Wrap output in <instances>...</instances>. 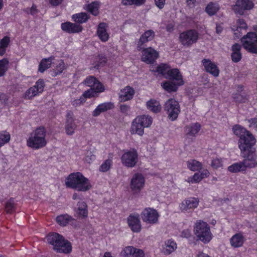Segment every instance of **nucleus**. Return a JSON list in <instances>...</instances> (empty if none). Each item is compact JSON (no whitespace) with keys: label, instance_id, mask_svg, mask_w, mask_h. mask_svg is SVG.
Wrapping results in <instances>:
<instances>
[{"label":"nucleus","instance_id":"nucleus-1","mask_svg":"<svg viewBox=\"0 0 257 257\" xmlns=\"http://www.w3.org/2000/svg\"><path fill=\"white\" fill-rule=\"evenodd\" d=\"M65 184L70 188L80 192H87L92 188L91 181L80 172L70 174L66 178Z\"/></svg>","mask_w":257,"mask_h":257},{"label":"nucleus","instance_id":"nucleus-2","mask_svg":"<svg viewBox=\"0 0 257 257\" xmlns=\"http://www.w3.org/2000/svg\"><path fill=\"white\" fill-rule=\"evenodd\" d=\"M152 72L162 75L165 78L169 79L172 81L183 85L184 84L183 76L178 69L171 68L167 64L153 65L151 67Z\"/></svg>","mask_w":257,"mask_h":257},{"label":"nucleus","instance_id":"nucleus-3","mask_svg":"<svg viewBox=\"0 0 257 257\" xmlns=\"http://www.w3.org/2000/svg\"><path fill=\"white\" fill-rule=\"evenodd\" d=\"M47 241L53 245V249L58 252L69 253L72 250L70 242L57 233H50L47 236Z\"/></svg>","mask_w":257,"mask_h":257},{"label":"nucleus","instance_id":"nucleus-4","mask_svg":"<svg viewBox=\"0 0 257 257\" xmlns=\"http://www.w3.org/2000/svg\"><path fill=\"white\" fill-rule=\"evenodd\" d=\"M46 136V132L44 127L37 128L30 134L27 141L28 147L35 150L44 147L47 143Z\"/></svg>","mask_w":257,"mask_h":257},{"label":"nucleus","instance_id":"nucleus-5","mask_svg":"<svg viewBox=\"0 0 257 257\" xmlns=\"http://www.w3.org/2000/svg\"><path fill=\"white\" fill-rule=\"evenodd\" d=\"M193 232L197 240L208 243L212 239L213 235L208 223L203 220H197L193 226Z\"/></svg>","mask_w":257,"mask_h":257},{"label":"nucleus","instance_id":"nucleus-6","mask_svg":"<svg viewBox=\"0 0 257 257\" xmlns=\"http://www.w3.org/2000/svg\"><path fill=\"white\" fill-rule=\"evenodd\" d=\"M160 214L152 207H146L141 213V218L146 224L154 225L159 223Z\"/></svg>","mask_w":257,"mask_h":257},{"label":"nucleus","instance_id":"nucleus-7","mask_svg":"<svg viewBox=\"0 0 257 257\" xmlns=\"http://www.w3.org/2000/svg\"><path fill=\"white\" fill-rule=\"evenodd\" d=\"M122 164L127 168H133L136 166L139 160L137 151L135 149L125 150L123 151L121 158Z\"/></svg>","mask_w":257,"mask_h":257},{"label":"nucleus","instance_id":"nucleus-8","mask_svg":"<svg viewBox=\"0 0 257 257\" xmlns=\"http://www.w3.org/2000/svg\"><path fill=\"white\" fill-rule=\"evenodd\" d=\"M242 45L249 52L257 54V35L248 32L241 39Z\"/></svg>","mask_w":257,"mask_h":257},{"label":"nucleus","instance_id":"nucleus-9","mask_svg":"<svg viewBox=\"0 0 257 257\" xmlns=\"http://www.w3.org/2000/svg\"><path fill=\"white\" fill-rule=\"evenodd\" d=\"M146 179L141 173H136L132 176L130 183V188L134 194H139L145 186Z\"/></svg>","mask_w":257,"mask_h":257},{"label":"nucleus","instance_id":"nucleus-10","mask_svg":"<svg viewBox=\"0 0 257 257\" xmlns=\"http://www.w3.org/2000/svg\"><path fill=\"white\" fill-rule=\"evenodd\" d=\"M164 109L169 119L174 121L177 119L180 112V106L178 101L174 98L169 99L164 104Z\"/></svg>","mask_w":257,"mask_h":257},{"label":"nucleus","instance_id":"nucleus-11","mask_svg":"<svg viewBox=\"0 0 257 257\" xmlns=\"http://www.w3.org/2000/svg\"><path fill=\"white\" fill-rule=\"evenodd\" d=\"M255 143V138L250 132L242 137L238 141V147L241 153L244 154L245 152L254 150L255 149L253 147Z\"/></svg>","mask_w":257,"mask_h":257},{"label":"nucleus","instance_id":"nucleus-12","mask_svg":"<svg viewBox=\"0 0 257 257\" xmlns=\"http://www.w3.org/2000/svg\"><path fill=\"white\" fill-rule=\"evenodd\" d=\"M179 38L182 45L189 47L197 41L198 33L193 30L186 31L180 33Z\"/></svg>","mask_w":257,"mask_h":257},{"label":"nucleus","instance_id":"nucleus-13","mask_svg":"<svg viewBox=\"0 0 257 257\" xmlns=\"http://www.w3.org/2000/svg\"><path fill=\"white\" fill-rule=\"evenodd\" d=\"M199 203V199L197 197H189L183 200L179 205V210L184 213L190 212L197 208Z\"/></svg>","mask_w":257,"mask_h":257},{"label":"nucleus","instance_id":"nucleus-14","mask_svg":"<svg viewBox=\"0 0 257 257\" xmlns=\"http://www.w3.org/2000/svg\"><path fill=\"white\" fill-rule=\"evenodd\" d=\"M241 155L244 158L242 162L243 163L246 170L247 168H253L257 166V156L255 154V150L245 152L244 154L241 153Z\"/></svg>","mask_w":257,"mask_h":257},{"label":"nucleus","instance_id":"nucleus-15","mask_svg":"<svg viewBox=\"0 0 257 257\" xmlns=\"http://www.w3.org/2000/svg\"><path fill=\"white\" fill-rule=\"evenodd\" d=\"M159 57V53L152 47L143 49L142 51V60L147 63H153Z\"/></svg>","mask_w":257,"mask_h":257},{"label":"nucleus","instance_id":"nucleus-16","mask_svg":"<svg viewBox=\"0 0 257 257\" xmlns=\"http://www.w3.org/2000/svg\"><path fill=\"white\" fill-rule=\"evenodd\" d=\"M44 88V82L42 79L38 80L35 85L30 87L25 94V97L31 99L42 93Z\"/></svg>","mask_w":257,"mask_h":257},{"label":"nucleus","instance_id":"nucleus-17","mask_svg":"<svg viewBox=\"0 0 257 257\" xmlns=\"http://www.w3.org/2000/svg\"><path fill=\"white\" fill-rule=\"evenodd\" d=\"M128 226L133 232L139 233L142 228L140 216L138 213L130 215L127 218Z\"/></svg>","mask_w":257,"mask_h":257},{"label":"nucleus","instance_id":"nucleus-18","mask_svg":"<svg viewBox=\"0 0 257 257\" xmlns=\"http://www.w3.org/2000/svg\"><path fill=\"white\" fill-rule=\"evenodd\" d=\"M253 6L254 4L250 0H238L232 9L235 13L242 15L245 10H249Z\"/></svg>","mask_w":257,"mask_h":257},{"label":"nucleus","instance_id":"nucleus-19","mask_svg":"<svg viewBox=\"0 0 257 257\" xmlns=\"http://www.w3.org/2000/svg\"><path fill=\"white\" fill-rule=\"evenodd\" d=\"M77 126L75 123L73 113L69 111L66 114V120L65 124V131L68 135L71 136L73 135Z\"/></svg>","mask_w":257,"mask_h":257},{"label":"nucleus","instance_id":"nucleus-20","mask_svg":"<svg viewBox=\"0 0 257 257\" xmlns=\"http://www.w3.org/2000/svg\"><path fill=\"white\" fill-rule=\"evenodd\" d=\"M202 65L206 72L217 77L219 74V69L216 64L209 59H204L202 61Z\"/></svg>","mask_w":257,"mask_h":257},{"label":"nucleus","instance_id":"nucleus-21","mask_svg":"<svg viewBox=\"0 0 257 257\" xmlns=\"http://www.w3.org/2000/svg\"><path fill=\"white\" fill-rule=\"evenodd\" d=\"M245 241V237L242 232L236 233L229 239L230 245L234 248L241 247Z\"/></svg>","mask_w":257,"mask_h":257},{"label":"nucleus","instance_id":"nucleus-22","mask_svg":"<svg viewBox=\"0 0 257 257\" xmlns=\"http://www.w3.org/2000/svg\"><path fill=\"white\" fill-rule=\"evenodd\" d=\"M135 90L131 86H127L121 89L119 92V100L121 102H124L132 99L134 95Z\"/></svg>","mask_w":257,"mask_h":257},{"label":"nucleus","instance_id":"nucleus-23","mask_svg":"<svg viewBox=\"0 0 257 257\" xmlns=\"http://www.w3.org/2000/svg\"><path fill=\"white\" fill-rule=\"evenodd\" d=\"M247 28V25L242 19L238 20L231 26V29L236 37H239L243 31H245Z\"/></svg>","mask_w":257,"mask_h":257},{"label":"nucleus","instance_id":"nucleus-24","mask_svg":"<svg viewBox=\"0 0 257 257\" xmlns=\"http://www.w3.org/2000/svg\"><path fill=\"white\" fill-rule=\"evenodd\" d=\"M61 29L68 33H76L80 32L82 30V27L79 24L66 22L62 23Z\"/></svg>","mask_w":257,"mask_h":257},{"label":"nucleus","instance_id":"nucleus-25","mask_svg":"<svg viewBox=\"0 0 257 257\" xmlns=\"http://www.w3.org/2000/svg\"><path fill=\"white\" fill-rule=\"evenodd\" d=\"M177 248L176 242L172 239H168L164 242L162 246V252L165 255H169Z\"/></svg>","mask_w":257,"mask_h":257},{"label":"nucleus","instance_id":"nucleus-26","mask_svg":"<svg viewBox=\"0 0 257 257\" xmlns=\"http://www.w3.org/2000/svg\"><path fill=\"white\" fill-rule=\"evenodd\" d=\"M114 108V104L112 102H104L99 104L93 111L92 114L93 116H97L101 113Z\"/></svg>","mask_w":257,"mask_h":257},{"label":"nucleus","instance_id":"nucleus-27","mask_svg":"<svg viewBox=\"0 0 257 257\" xmlns=\"http://www.w3.org/2000/svg\"><path fill=\"white\" fill-rule=\"evenodd\" d=\"M75 211L80 217L83 218L87 217L88 209L86 202L83 200H80L78 201L75 208Z\"/></svg>","mask_w":257,"mask_h":257},{"label":"nucleus","instance_id":"nucleus-28","mask_svg":"<svg viewBox=\"0 0 257 257\" xmlns=\"http://www.w3.org/2000/svg\"><path fill=\"white\" fill-rule=\"evenodd\" d=\"M130 132L131 135H137L142 137L144 134V129L143 126L138 122V120L134 118L130 128Z\"/></svg>","mask_w":257,"mask_h":257},{"label":"nucleus","instance_id":"nucleus-29","mask_svg":"<svg viewBox=\"0 0 257 257\" xmlns=\"http://www.w3.org/2000/svg\"><path fill=\"white\" fill-rule=\"evenodd\" d=\"M107 26L106 23H101L99 24L97 34L98 38L102 42H106L109 39V34L107 30Z\"/></svg>","mask_w":257,"mask_h":257},{"label":"nucleus","instance_id":"nucleus-30","mask_svg":"<svg viewBox=\"0 0 257 257\" xmlns=\"http://www.w3.org/2000/svg\"><path fill=\"white\" fill-rule=\"evenodd\" d=\"M155 36V32L152 30H148L146 31L140 37L138 42L137 47L139 50H141L142 46L143 44L151 41Z\"/></svg>","mask_w":257,"mask_h":257},{"label":"nucleus","instance_id":"nucleus-31","mask_svg":"<svg viewBox=\"0 0 257 257\" xmlns=\"http://www.w3.org/2000/svg\"><path fill=\"white\" fill-rule=\"evenodd\" d=\"M146 106L148 109L155 113L160 112L162 109V106L159 101L155 99H151L148 101Z\"/></svg>","mask_w":257,"mask_h":257},{"label":"nucleus","instance_id":"nucleus-32","mask_svg":"<svg viewBox=\"0 0 257 257\" xmlns=\"http://www.w3.org/2000/svg\"><path fill=\"white\" fill-rule=\"evenodd\" d=\"M136 119L144 129L150 127L153 123V118L149 115H139L136 117Z\"/></svg>","mask_w":257,"mask_h":257},{"label":"nucleus","instance_id":"nucleus-33","mask_svg":"<svg viewBox=\"0 0 257 257\" xmlns=\"http://www.w3.org/2000/svg\"><path fill=\"white\" fill-rule=\"evenodd\" d=\"M161 87L168 92H176L178 87L182 86L173 81H164L161 83Z\"/></svg>","mask_w":257,"mask_h":257},{"label":"nucleus","instance_id":"nucleus-34","mask_svg":"<svg viewBox=\"0 0 257 257\" xmlns=\"http://www.w3.org/2000/svg\"><path fill=\"white\" fill-rule=\"evenodd\" d=\"M241 46L238 44H235L231 48V59L233 62L237 63L240 61L242 56L240 52Z\"/></svg>","mask_w":257,"mask_h":257},{"label":"nucleus","instance_id":"nucleus-35","mask_svg":"<svg viewBox=\"0 0 257 257\" xmlns=\"http://www.w3.org/2000/svg\"><path fill=\"white\" fill-rule=\"evenodd\" d=\"M227 170L231 173H237L246 171L244 165L241 162L234 163L227 167Z\"/></svg>","mask_w":257,"mask_h":257},{"label":"nucleus","instance_id":"nucleus-36","mask_svg":"<svg viewBox=\"0 0 257 257\" xmlns=\"http://www.w3.org/2000/svg\"><path fill=\"white\" fill-rule=\"evenodd\" d=\"M100 3L98 2H92L91 3L85 5L84 6V10L89 12L94 16H97L99 14Z\"/></svg>","mask_w":257,"mask_h":257},{"label":"nucleus","instance_id":"nucleus-37","mask_svg":"<svg viewBox=\"0 0 257 257\" xmlns=\"http://www.w3.org/2000/svg\"><path fill=\"white\" fill-rule=\"evenodd\" d=\"M186 166L189 170L193 172L201 170L202 167L201 163L194 159L187 161L186 162Z\"/></svg>","mask_w":257,"mask_h":257},{"label":"nucleus","instance_id":"nucleus-38","mask_svg":"<svg viewBox=\"0 0 257 257\" xmlns=\"http://www.w3.org/2000/svg\"><path fill=\"white\" fill-rule=\"evenodd\" d=\"M57 222L61 226H66L74 221V219L68 214L60 215L56 218Z\"/></svg>","mask_w":257,"mask_h":257},{"label":"nucleus","instance_id":"nucleus-39","mask_svg":"<svg viewBox=\"0 0 257 257\" xmlns=\"http://www.w3.org/2000/svg\"><path fill=\"white\" fill-rule=\"evenodd\" d=\"M113 164L112 157L109 156L99 167V171L101 172H106L111 168Z\"/></svg>","mask_w":257,"mask_h":257},{"label":"nucleus","instance_id":"nucleus-40","mask_svg":"<svg viewBox=\"0 0 257 257\" xmlns=\"http://www.w3.org/2000/svg\"><path fill=\"white\" fill-rule=\"evenodd\" d=\"M53 60L54 57H52L42 59L39 64V71L43 72L50 67Z\"/></svg>","mask_w":257,"mask_h":257},{"label":"nucleus","instance_id":"nucleus-41","mask_svg":"<svg viewBox=\"0 0 257 257\" xmlns=\"http://www.w3.org/2000/svg\"><path fill=\"white\" fill-rule=\"evenodd\" d=\"M93 67L98 69L102 66L106 62V58L102 55H98L92 57Z\"/></svg>","mask_w":257,"mask_h":257},{"label":"nucleus","instance_id":"nucleus-42","mask_svg":"<svg viewBox=\"0 0 257 257\" xmlns=\"http://www.w3.org/2000/svg\"><path fill=\"white\" fill-rule=\"evenodd\" d=\"M10 42V38L8 36L4 37L0 40V55L3 56L8 47Z\"/></svg>","mask_w":257,"mask_h":257},{"label":"nucleus","instance_id":"nucleus-43","mask_svg":"<svg viewBox=\"0 0 257 257\" xmlns=\"http://www.w3.org/2000/svg\"><path fill=\"white\" fill-rule=\"evenodd\" d=\"M72 18L76 23H83L88 20L89 17L85 13H80L73 15Z\"/></svg>","mask_w":257,"mask_h":257},{"label":"nucleus","instance_id":"nucleus-44","mask_svg":"<svg viewBox=\"0 0 257 257\" xmlns=\"http://www.w3.org/2000/svg\"><path fill=\"white\" fill-rule=\"evenodd\" d=\"M232 130L233 133L240 139L242 137L244 136L246 134L248 133L249 132L245 128L242 127L239 125H235L233 128Z\"/></svg>","mask_w":257,"mask_h":257},{"label":"nucleus","instance_id":"nucleus-45","mask_svg":"<svg viewBox=\"0 0 257 257\" xmlns=\"http://www.w3.org/2000/svg\"><path fill=\"white\" fill-rule=\"evenodd\" d=\"M233 99L237 103H244L248 101V95L245 93H236L233 95Z\"/></svg>","mask_w":257,"mask_h":257},{"label":"nucleus","instance_id":"nucleus-46","mask_svg":"<svg viewBox=\"0 0 257 257\" xmlns=\"http://www.w3.org/2000/svg\"><path fill=\"white\" fill-rule=\"evenodd\" d=\"M219 7L217 4L210 3L206 7V12L210 16L215 15L219 10Z\"/></svg>","mask_w":257,"mask_h":257},{"label":"nucleus","instance_id":"nucleus-47","mask_svg":"<svg viewBox=\"0 0 257 257\" xmlns=\"http://www.w3.org/2000/svg\"><path fill=\"white\" fill-rule=\"evenodd\" d=\"M11 139V135L7 131H2L0 132V147H2L6 144L9 142Z\"/></svg>","mask_w":257,"mask_h":257},{"label":"nucleus","instance_id":"nucleus-48","mask_svg":"<svg viewBox=\"0 0 257 257\" xmlns=\"http://www.w3.org/2000/svg\"><path fill=\"white\" fill-rule=\"evenodd\" d=\"M135 247L133 246H127L122 248L120 253V257H132Z\"/></svg>","mask_w":257,"mask_h":257},{"label":"nucleus","instance_id":"nucleus-49","mask_svg":"<svg viewBox=\"0 0 257 257\" xmlns=\"http://www.w3.org/2000/svg\"><path fill=\"white\" fill-rule=\"evenodd\" d=\"M146 0H121V3L124 6H140L145 4Z\"/></svg>","mask_w":257,"mask_h":257},{"label":"nucleus","instance_id":"nucleus-50","mask_svg":"<svg viewBox=\"0 0 257 257\" xmlns=\"http://www.w3.org/2000/svg\"><path fill=\"white\" fill-rule=\"evenodd\" d=\"M223 165V159L218 157L213 158L210 166L214 169H217Z\"/></svg>","mask_w":257,"mask_h":257},{"label":"nucleus","instance_id":"nucleus-51","mask_svg":"<svg viewBox=\"0 0 257 257\" xmlns=\"http://www.w3.org/2000/svg\"><path fill=\"white\" fill-rule=\"evenodd\" d=\"M95 159V156L90 151H87L83 159L85 163L90 164Z\"/></svg>","mask_w":257,"mask_h":257},{"label":"nucleus","instance_id":"nucleus-52","mask_svg":"<svg viewBox=\"0 0 257 257\" xmlns=\"http://www.w3.org/2000/svg\"><path fill=\"white\" fill-rule=\"evenodd\" d=\"M5 210L8 213H12L15 210V204L14 199H11L6 202Z\"/></svg>","mask_w":257,"mask_h":257},{"label":"nucleus","instance_id":"nucleus-53","mask_svg":"<svg viewBox=\"0 0 257 257\" xmlns=\"http://www.w3.org/2000/svg\"><path fill=\"white\" fill-rule=\"evenodd\" d=\"M65 68L66 66L64 61L62 60H59L55 68L54 74H53L52 75L55 76L61 74Z\"/></svg>","mask_w":257,"mask_h":257},{"label":"nucleus","instance_id":"nucleus-54","mask_svg":"<svg viewBox=\"0 0 257 257\" xmlns=\"http://www.w3.org/2000/svg\"><path fill=\"white\" fill-rule=\"evenodd\" d=\"M9 61L7 59L0 60V77L3 76L8 69Z\"/></svg>","mask_w":257,"mask_h":257},{"label":"nucleus","instance_id":"nucleus-55","mask_svg":"<svg viewBox=\"0 0 257 257\" xmlns=\"http://www.w3.org/2000/svg\"><path fill=\"white\" fill-rule=\"evenodd\" d=\"M201 181L199 173H195L193 176L188 177L186 181L189 184L198 183Z\"/></svg>","mask_w":257,"mask_h":257},{"label":"nucleus","instance_id":"nucleus-56","mask_svg":"<svg viewBox=\"0 0 257 257\" xmlns=\"http://www.w3.org/2000/svg\"><path fill=\"white\" fill-rule=\"evenodd\" d=\"M92 88L98 94L103 92L105 90L103 85L98 80H96Z\"/></svg>","mask_w":257,"mask_h":257},{"label":"nucleus","instance_id":"nucleus-57","mask_svg":"<svg viewBox=\"0 0 257 257\" xmlns=\"http://www.w3.org/2000/svg\"><path fill=\"white\" fill-rule=\"evenodd\" d=\"M200 125L198 123L191 124L188 127V133L191 135L197 134L200 131Z\"/></svg>","mask_w":257,"mask_h":257},{"label":"nucleus","instance_id":"nucleus-58","mask_svg":"<svg viewBox=\"0 0 257 257\" xmlns=\"http://www.w3.org/2000/svg\"><path fill=\"white\" fill-rule=\"evenodd\" d=\"M84 97V99L86 100L87 98H90L97 96V93L92 88L89 90L85 91L82 95Z\"/></svg>","mask_w":257,"mask_h":257},{"label":"nucleus","instance_id":"nucleus-59","mask_svg":"<svg viewBox=\"0 0 257 257\" xmlns=\"http://www.w3.org/2000/svg\"><path fill=\"white\" fill-rule=\"evenodd\" d=\"M97 79L96 78L92 76H89L85 79L84 81V83L85 85L89 86L91 88L93 87Z\"/></svg>","mask_w":257,"mask_h":257},{"label":"nucleus","instance_id":"nucleus-60","mask_svg":"<svg viewBox=\"0 0 257 257\" xmlns=\"http://www.w3.org/2000/svg\"><path fill=\"white\" fill-rule=\"evenodd\" d=\"M85 102V100L82 95L79 99H76L73 100L71 102L72 105L75 107L79 106L83 104Z\"/></svg>","mask_w":257,"mask_h":257},{"label":"nucleus","instance_id":"nucleus-61","mask_svg":"<svg viewBox=\"0 0 257 257\" xmlns=\"http://www.w3.org/2000/svg\"><path fill=\"white\" fill-rule=\"evenodd\" d=\"M132 257H144L145 253L143 250L135 247Z\"/></svg>","mask_w":257,"mask_h":257},{"label":"nucleus","instance_id":"nucleus-62","mask_svg":"<svg viewBox=\"0 0 257 257\" xmlns=\"http://www.w3.org/2000/svg\"><path fill=\"white\" fill-rule=\"evenodd\" d=\"M249 127L252 128H257V118H252L248 120Z\"/></svg>","mask_w":257,"mask_h":257},{"label":"nucleus","instance_id":"nucleus-63","mask_svg":"<svg viewBox=\"0 0 257 257\" xmlns=\"http://www.w3.org/2000/svg\"><path fill=\"white\" fill-rule=\"evenodd\" d=\"M199 176L201 177V180H202L203 179L209 177L210 175L209 171L207 169L203 170L201 172H199Z\"/></svg>","mask_w":257,"mask_h":257},{"label":"nucleus","instance_id":"nucleus-64","mask_svg":"<svg viewBox=\"0 0 257 257\" xmlns=\"http://www.w3.org/2000/svg\"><path fill=\"white\" fill-rule=\"evenodd\" d=\"M130 109V106L126 104H121L120 106L121 112L124 114H127Z\"/></svg>","mask_w":257,"mask_h":257}]
</instances>
